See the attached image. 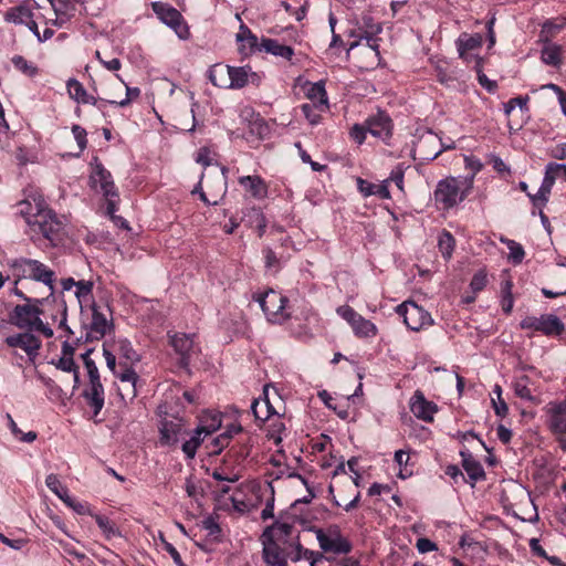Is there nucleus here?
<instances>
[{
  "label": "nucleus",
  "mask_w": 566,
  "mask_h": 566,
  "mask_svg": "<svg viewBox=\"0 0 566 566\" xmlns=\"http://www.w3.org/2000/svg\"><path fill=\"white\" fill-rule=\"evenodd\" d=\"M483 36L480 33L469 34L463 32L455 41L459 56H467V51H476L482 46Z\"/></svg>",
  "instance_id": "c756f323"
},
{
  "label": "nucleus",
  "mask_w": 566,
  "mask_h": 566,
  "mask_svg": "<svg viewBox=\"0 0 566 566\" xmlns=\"http://www.w3.org/2000/svg\"><path fill=\"white\" fill-rule=\"evenodd\" d=\"M311 531L315 533L319 547L324 553L347 555L353 551V544L348 538L342 535L337 526L328 528L327 532L313 526Z\"/></svg>",
  "instance_id": "1a4fd4ad"
},
{
  "label": "nucleus",
  "mask_w": 566,
  "mask_h": 566,
  "mask_svg": "<svg viewBox=\"0 0 566 566\" xmlns=\"http://www.w3.org/2000/svg\"><path fill=\"white\" fill-rule=\"evenodd\" d=\"M11 62L18 71H20L29 77H33L39 73L38 66L32 62H29L22 55H14L11 59Z\"/></svg>",
  "instance_id": "a18cd8bd"
},
{
  "label": "nucleus",
  "mask_w": 566,
  "mask_h": 566,
  "mask_svg": "<svg viewBox=\"0 0 566 566\" xmlns=\"http://www.w3.org/2000/svg\"><path fill=\"white\" fill-rule=\"evenodd\" d=\"M93 348L87 349L84 354L81 355V358L83 360V364L87 370L88 375V382H102L98 368L95 364V361L91 358V355L93 353Z\"/></svg>",
  "instance_id": "79ce46f5"
},
{
  "label": "nucleus",
  "mask_w": 566,
  "mask_h": 566,
  "mask_svg": "<svg viewBox=\"0 0 566 566\" xmlns=\"http://www.w3.org/2000/svg\"><path fill=\"white\" fill-rule=\"evenodd\" d=\"M237 42L239 43V52L242 55H250L255 51H260V43L258 36L252 33L250 28L241 23L239 32L237 33Z\"/></svg>",
  "instance_id": "b1692460"
},
{
  "label": "nucleus",
  "mask_w": 566,
  "mask_h": 566,
  "mask_svg": "<svg viewBox=\"0 0 566 566\" xmlns=\"http://www.w3.org/2000/svg\"><path fill=\"white\" fill-rule=\"evenodd\" d=\"M303 115L308 120V123L312 126L318 125L322 120V113L326 109H321V107H317L315 105H312L310 103H304L300 106Z\"/></svg>",
  "instance_id": "09e8293b"
},
{
  "label": "nucleus",
  "mask_w": 566,
  "mask_h": 566,
  "mask_svg": "<svg viewBox=\"0 0 566 566\" xmlns=\"http://www.w3.org/2000/svg\"><path fill=\"white\" fill-rule=\"evenodd\" d=\"M255 300L270 323L283 324L291 317V313L287 311L290 301L282 293L270 289Z\"/></svg>",
  "instance_id": "6e6552de"
},
{
  "label": "nucleus",
  "mask_w": 566,
  "mask_h": 566,
  "mask_svg": "<svg viewBox=\"0 0 566 566\" xmlns=\"http://www.w3.org/2000/svg\"><path fill=\"white\" fill-rule=\"evenodd\" d=\"M243 428L240 423H231L219 436L211 438L210 442L206 446L209 455L219 454L224 448L229 447L231 440L237 434H242Z\"/></svg>",
  "instance_id": "6ab92c4d"
},
{
  "label": "nucleus",
  "mask_w": 566,
  "mask_h": 566,
  "mask_svg": "<svg viewBox=\"0 0 566 566\" xmlns=\"http://www.w3.org/2000/svg\"><path fill=\"white\" fill-rule=\"evenodd\" d=\"M513 283L507 280L502 284V310L510 314L513 308V295H512Z\"/></svg>",
  "instance_id": "13d9d810"
},
{
  "label": "nucleus",
  "mask_w": 566,
  "mask_h": 566,
  "mask_svg": "<svg viewBox=\"0 0 566 566\" xmlns=\"http://www.w3.org/2000/svg\"><path fill=\"white\" fill-rule=\"evenodd\" d=\"M266 52L275 56L283 57L291 61L294 55V50L290 45L280 43L276 39L262 38L260 42V52Z\"/></svg>",
  "instance_id": "bb28decb"
},
{
  "label": "nucleus",
  "mask_w": 566,
  "mask_h": 566,
  "mask_svg": "<svg viewBox=\"0 0 566 566\" xmlns=\"http://www.w3.org/2000/svg\"><path fill=\"white\" fill-rule=\"evenodd\" d=\"M151 9L157 15V18L175 30V32L181 38L180 28L182 25L184 17L182 14L172 6L161 1L151 2Z\"/></svg>",
  "instance_id": "2eb2a0df"
},
{
  "label": "nucleus",
  "mask_w": 566,
  "mask_h": 566,
  "mask_svg": "<svg viewBox=\"0 0 566 566\" xmlns=\"http://www.w3.org/2000/svg\"><path fill=\"white\" fill-rule=\"evenodd\" d=\"M396 313L411 331L419 332L424 325V310L415 301H405L396 307Z\"/></svg>",
  "instance_id": "4468645a"
},
{
  "label": "nucleus",
  "mask_w": 566,
  "mask_h": 566,
  "mask_svg": "<svg viewBox=\"0 0 566 566\" xmlns=\"http://www.w3.org/2000/svg\"><path fill=\"white\" fill-rule=\"evenodd\" d=\"M368 133L375 137L386 140L391 136L392 123L388 115L380 112L377 115L370 116L365 122Z\"/></svg>",
  "instance_id": "412c9836"
},
{
  "label": "nucleus",
  "mask_w": 566,
  "mask_h": 566,
  "mask_svg": "<svg viewBox=\"0 0 566 566\" xmlns=\"http://www.w3.org/2000/svg\"><path fill=\"white\" fill-rule=\"evenodd\" d=\"M410 410L418 419L424 420V394L419 389L410 400Z\"/></svg>",
  "instance_id": "603ef678"
},
{
  "label": "nucleus",
  "mask_w": 566,
  "mask_h": 566,
  "mask_svg": "<svg viewBox=\"0 0 566 566\" xmlns=\"http://www.w3.org/2000/svg\"><path fill=\"white\" fill-rule=\"evenodd\" d=\"M222 171L224 172L226 169L223 168ZM203 178H205V174L201 172L198 184L191 190V195H198L199 199L207 206H217L227 192L226 176L224 175L218 176L216 178L217 189H216V191H212L210 193V197L203 190V186H202Z\"/></svg>",
  "instance_id": "dca6fc26"
},
{
  "label": "nucleus",
  "mask_w": 566,
  "mask_h": 566,
  "mask_svg": "<svg viewBox=\"0 0 566 566\" xmlns=\"http://www.w3.org/2000/svg\"><path fill=\"white\" fill-rule=\"evenodd\" d=\"M94 282L91 280H78L75 296L77 298L81 311L84 308L94 307L96 305L94 298Z\"/></svg>",
  "instance_id": "cd10ccee"
},
{
  "label": "nucleus",
  "mask_w": 566,
  "mask_h": 566,
  "mask_svg": "<svg viewBox=\"0 0 566 566\" xmlns=\"http://www.w3.org/2000/svg\"><path fill=\"white\" fill-rule=\"evenodd\" d=\"M34 300H28V303L18 304L10 313V322L20 329L38 332L45 338H51L54 333L50 323L40 317L38 303Z\"/></svg>",
  "instance_id": "7ed1b4c3"
},
{
  "label": "nucleus",
  "mask_w": 566,
  "mask_h": 566,
  "mask_svg": "<svg viewBox=\"0 0 566 566\" xmlns=\"http://www.w3.org/2000/svg\"><path fill=\"white\" fill-rule=\"evenodd\" d=\"M381 31V23L376 22L370 14H364L357 23V28L352 30L349 33V36L355 39L349 43V50L358 46L361 41L365 40L366 45L371 49L375 52V56L379 59L380 38H378V34Z\"/></svg>",
  "instance_id": "0eeeda50"
},
{
  "label": "nucleus",
  "mask_w": 566,
  "mask_h": 566,
  "mask_svg": "<svg viewBox=\"0 0 566 566\" xmlns=\"http://www.w3.org/2000/svg\"><path fill=\"white\" fill-rule=\"evenodd\" d=\"M94 185H99L101 191L106 199V212L113 214L118 210L119 193L114 184L112 174L102 165L97 164L91 176Z\"/></svg>",
  "instance_id": "9b49d317"
},
{
  "label": "nucleus",
  "mask_w": 566,
  "mask_h": 566,
  "mask_svg": "<svg viewBox=\"0 0 566 566\" xmlns=\"http://www.w3.org/2000/svg\"><path fill=\"white\" fill-rule=\"evenodd\" d=\"M506 244L510 250L509 259L514 264L521 263L525 255L523 247L520 243L515 242L514 240H507Z\"/></svg>",
  "instance_id": "bf43d9fd"
},
{
  "label": "nucleus",
  "mask_w": 566,
  "mask_h": 566,
  "mask_svg": "<svg viewBox=\"0 0 566 566\" xmlns=\"http://www.w3.org/2000/svg\"><path fill=\"white\" fill-rule=\"evenodd\" d=\"M38 303L40 317L51 321L52 323H59V328L63 329L67 335H72V329L67 326V305L64 300L63 293L60 295L55 294V289L50 291L46 297L35 300Z\"/></svg>",
  "instance_id": "423d86ee"
},
{
  "label": "nucleus",
  "mask_w": 566,
  "mask_h": 566,
  "mask_svg": "<svg viewBox=\"0 0 566 566\" xmlns=\"http://www.w3.org/2000/svg\"><path fill=\"white\" fill-rule=\"evenodd\" d=\"M493 394L496 396V398H492L495 415L503 418L507 415L509 407L505 400L502 398V388L500 385L494 386Z\"/></svg>",
  "instance_id": "864d4df0"
},
{
  "label": "nucleus",
  "mask_w": 566,
  "mask_h": 566,
  "mask_svg": "<svg viewBox=\"0 0 566 566\" xmlns=\"http://www.w3.org/2000/svg\"><path fill=\"white\" fill-rule=\"evenodd\" d=\"M238 181L245 192L256 200H262L268 196V185L259 175L242 176Z\"/></svg>",
  "instance_id": "5701e85b"
},
{
  "label": "nucleus",
  "mask_w": 566,
  "mask_h": 566,
  "mask_svg": "<svg viewBox=\"0 0 566 566\" xmlns=\"http://www.w3.org/2000/svg\"><path fill=\"white\" fill-rule=\"evenodd\" d=\"M367 133H368V129H367L366 124H364V125L355 124L352 127L349 135L353 140H355L358 145H361L366 139Z\"/></svg>",
  "instance_id": "774afa93"
},
{
  "label": "nucleus",
  "mask_w": 566,
  "mask_h": 566,
  "mask_svg": "<svg viewBox=\"0 0 566 566\" xmlns=\"http://www.w3.org/2000/svg\"><path fill=\"white\" fill-rule=\"evenodd\" d=\"M474 70L476 72L479 83L489 92H493L497 85L494 81L489 80L488 76L483 73V66L479 60H475Z\"/></svg>",
  "instance_id": "e2e57ef3"
},
{
  "label": "nucleus",
  "mask_w": 566,
  "mask_h": 566,
  "mask_svg": "<svg viewBox=\"0 0 566 566\" xmlns=\"http://www.w3.org/2000/svg\"><path fill=\"white\" fill-rule=\"evenodd\" d=\"M10 268L15 277V285L24 279H30L46 285L50 291L54 287L56 281L55 272L44 263L28 258L14 259L10 262Z\"/></svg>",
  "instance_id": "20e7f679"
},
{
  "label": "nucleus",
  "mask_w": 566,
  "mask_h": 566,
  "mask_svg": "<svg viewBox=\"0 0 566 566\" xmlns=\"http://www.w3.org/2000/svg\"><path fill=\"white\" fill-rule=\"evenodd\" d=\"M85 403L92 409L93 417H96L104 407L105 391L102 382H88L82 392Z\"/></svg>",
  "instance_id": "aec40b11"
},
{
  "label": "nucleus",
  "mask_w": 566,
  "mask_h": 566,
  "mask_svg": "<svg viewBox=\"0 0 566 566\" xmlns=\"http://www.w3.org/2000/svg\"><path fill=\"white\" fill-rule=\"evenodd\" d=\"M249 440V437H241L230 447L228 454L234 459L237 464L242 463L250 455L252 446Z\"/></svg>",
  "instance_id": "e433bc0d"
},
{
  "label": "nucleus",
  "mask_w": 566,
  "mask_h": 566,
  "mask_svg": "<svg viewBox=\"0 0 566 566\" xmlns=\"http://www.w3.org/2000/svg\"><path fill=\"white\" fill-rule=\"evenodd\" d=\"M160 541H161V545H163V549L165 552H167L170 557L172 558L174 563L177 565V566H187L182 558H181V555L179 554V552L177 551V548L171 544L169 543L165 536L163 534H160Z\"/></svg>",
  "instance_id": "680f3d73"
},
{
  "label": "nucleus",
  "mask_w": 566,
  "mask_h": 566,
  "mask_svg": "<svg viewBox=\"0 0 566 566\" xmlns=\"http://www.w3.org/2000/svg\"><path fill=\"white\" fill-rule=\"evenodd\" d=\"M91 515L94 517L97 526L102 530L106 539H111L112 537L120 536V532H119L118 527L116 526L115 522L109 520L107 516L99 515V514H91Z\"/></svg>",
  "instance_id": "58836bf2"
},
{
  "label": "nucleus",
  "mask_w": 566,
  "mask_h": 566,
  "mask_svg": "<svg viewBox=\"0 0 566 566\" xmlns=\"http://www.w3.org/2000/svg\"><path fill=\"white\" fill-rule=\"evenodd\" d=\"M262 254L264 258L265 269L277 273L281 269V262L276 253L271 248L266 247L262 250Z\"/></svg>",
  "instance_id": "5fc2aeb1"
},
{
  "label": "nucleus",
  "mask_w": 566,
  "mask_h": 566,
  "mask_svg": "<svg viewBox=\"0 0 566 566\" xmlns=\"http://www.w3.org/2000/svg\"><path fill=\"white\" fill-rule=\"evenodd\" d=\"M559 176L556 163H548L545 167V175L541 187L552 191L556 178Z\"/></svg>",
  "instance_id": "6e6d98bb"
},
{
  "label": "nucleus",
  "mask_w": 566,
  "mask_h": 566,
  "mask_svg": "<svg viewBox=\"0 0 566 566\" xmlns=\"http://www.w3.org/2000/svg\"><path fill=\"white\" fill-rule=\"evenodd\" d=\"M522 329L542 332L547 336H558L564 332V323L555 315L526 316L520 323Z\"/></svg>",
  "instance_id": "ddd939ff"
},
{
  "label": "nucleus",
  "mask_w": 566,
  "mask_h": 566,
  "mask_svg": "<svg viewBox=\"0 0 566 566\" xmlns=\"http://www.w3.org/2000/svg\"><path fill=\"white\" fill-rule=\"evenodd\" d=\"M17 214H20L34 235H41L53 248L63 245L66 238L64 220L50 209L39 193L31 195L17 205Z\"/></svg>",
  "instance_id": "f257e3e1"
},
{
  "label": "nucleus",
  "mask_w": 566,
  "mask_h": 566,
  "mask_svg": "<svg viewBox=\"0 0 566 566\" xmlns=\"http://www.w3.org/2000/svg\"><path fill=\"white\" fill-rule=\"evenodd\" d=\"M161 446L176 448L181 443V450L187 459H193L198 448L205 442L202 429H190L181 418L165 419L159 428Z\"/></svg>",
  "instance_id": "f03ea898"
},
{
  "label": "nucleus",
  "mask_w": 566,
  "mask_h": 566,
  "mask_svg": "<svg viewBox=\"0 0 566 566\" xmlns=\"http://www.w3.org/2000/svg\"><path fill=\"white\" fill-rule=\"evenodd\" d=\"M7 419H8V424L11 430V433L14 436L15 439H18L22 442H28V443H31L36 439L38 434L35 431H29V432L24 433L17 426L15 421L13 420V418L11 417L10 413H7Z\"/></svg>",
  "instance_id": "de8ad7c7"
},
{
  "label": "nucleus",
  "mask_w": 566,
  "mask_h": 566,
  "mask_svg": "<svg viewBox=\"0 0 566 566\" xmlns=\"http://www.w3.org/2000/svg\"><path fill=\"white\" fill-rule=\"evenodd\" d=\"M31 17H32V12L29 8H27L24 6H19V7L10 8L4 14V20L7 22L21 24L24 22V18L29 19Z\"/></svg>",
  "instance_id": "37998d69"
},
{
  "label": "nucleus",
  "mask_w": 566,
  "mask_h": 566,
  "mask_svg": "<svg viewBox=\"0 0 566 566\" xmlns=\"http://www.w3.org/2000/svg\"><path fill=\"white\" fill-rule=\"evenodd\" d=\"M45 484L51 492H53L59 499L63 502L66 501V495H69V490L64 486L59 476L56 474H49L45 478Z\"/></svg>",
  "instance_id": "49530a36"
},
{
  "label": "nucleus",
  "mask_w": 566,
  "mask_h": 566,
  "mask_svg": "<svg viewBox=\"0 0 566 566\" xmlns=\"http://www.w3.org/2000/svg\"><path fill=\"white\" fill-rule=\"evenodd\" d=\"M461 457L463 469L473 482L483 480L485 478L483 467L468 451H461Z\"/></svg>",
  "instance_id": "2f4dec72"
},
{
  "label": "nucleus",
  "mask_w": 566,
  "mask_h": 566,
  "mask_svg": "<svg viewBox=\"0 0 566 566\" xmlns=\"http://www.w3.org/2000/svg\"><path fill=\"white\" fill-rule=\"evenodd\" d=\"M486 283H488L486 272L484 270H480L473 275L471 283H470V287L473 291V293L475 294L478 292H481L486 286Z\"/></svg>",
  "instance_id": "0e129e2a"
},
{
  "label": "nucleus",
  "mask_w": 566,
  "mask_h": 566,
  "mask_svg": "<svg viewBox=\"0 0 566 566\" xmlns=\"http://www.w3.org/2000/svg\"><path fill=\"white\" fill-rule=\"evenodd\" d=\"M549 195L551 191L543 187H539L538 191L535 195H531L527 192V196L532 200L533 206L538 208L539 210H543V208L548 202Z\"/></svg>",
  "instance_id": "052dcab7"
},
{
  "label": "nucleus",
  "mask_w": 566,
  "mask_h": 566,
  "mask_svg": "<svg viewBox=\"0 0 566 566\" xmlns=\"http://www.w3.org/2000/svg\"><path fill=\"white\" fill-rule=\"evenodd\" d=\"M88 310L92 312L91 321L88 324H83L84 333L76 339V345L99 340L113 327V324L99 312L97 304L94 307H88Z\"/></svg>",
  "instance_id": "f8f14e48"
},
{
  "label": "nucleus",
  "mask_w": 566,
  "mask_h": 566,
  "mask_svg": "<svg viewBox=\"0 0 566 566\" xmlns=\"http://www.w3.org/2000/svg\"><path fill=\"white\" fill-rule=\"evenodd\" d=\"M33 333L25 331L24 333L8 336L6 344L12 348L23 349L29 356H35L42 346V342Z\"/></svg>",
  "instance_id": "f3484780"
},
{
  "label": "nucleus",
  "mask_w": 566,
  "mask_h": 566,
  "mask_svg": "<svg viewBox=\"0 0 566 566\" xmlns=\"http://www.w3.org/2000/svg\"><path fill=\"white\" fill-rule=\"evenodd\" d=\"M69 96L78 104L97 105V99L87 93L85 87L76 78H70L66 82Z\"/></svg>",
  "instance_id": "c85d7f7f"
},
{
  "label": "nucleus",
  "mask_w": 566,
  "mask_h": 566,
  "mask_svg": "<svg viewBox=\"0 0 566 566\" xmlns=\"http://www.w3.org/2000/svg\"><path fill=\"white\" fill-rule=\"evenodd\" d=\"M134 364H127L119 361L118 369L113 373L116 378H118L122 382H128L132 386V395L136 396V382L139 379L137 373L133 369Z\"/></svg>",
  "instance_id": "f704fd0d"
},
{
  "label": "nucleus",
  "mask_w": 566,
  "mask_h": 566,
  "mask_svg": "<svg viewBox=\"0 0 566 566\" xmlns=\"http://www.w3.org/2000/svg\"><path fill=\"white\" fill-rule=\"evenodd\" d=\"M262 555L266 566H287V556L275 541L263 538Z\"/></svg>",
  "instance_id": "4be33fe9"
},
{
  "label": "nucleus",
  "mask_w": 566,
  "mask_h": 566,
  "mask_svg": "<svg viewBox=\"0 0 566 566\" xmlns=\"http://www.w3.org/2000/svg\"><path fill=\"white\" fill-rule=\"evenodd\" d=\"M241 222L251 229H255L259 238H262L266 231V218L259 207L247 208L243 211Z\"/></svg>",
  "instance_id": "393cba45"
},
{
  "label": "nucleus",
  "mask_w": 566,
  "mask_h": 566,
  "mask_svg": "<svg viewBox=\"0 0 566 566\" xmlns=\"http://www.w3.org/2000/svg\"><path fill=\"white\" fill-rule=\"evenodd\" d=\"M221 427V419L218 416L212 417L209 424L198 426L196 429H202L201 438L208 439L210 436Z\"/></svg>",
  "instance_id": "338daca9"
},
{
  "label": "nucleus",
  "mask_w": 566,
  "mask_h": 566,
  "mask_svg": "<svg viewBox=\"0 0 566 566\" xmlns=\"http://www.w3.org/2000/svg\"><path fill=\"white\" fill-rule=\"evenodd\" d=\"M240 473L235 472L234 469L229 470L226 467L216 468L212 478L217 481L237 482L240 479Z\"/></svg>",
  "instance_id": "4d7b16f0"
},
{
  "label": "nucleus",
  "mask_w": 566,
  "mask_h": 566,
  "mask_svg": "<svg viewBox=\"0 0 566 566\" xmlns=\"http://www.w3.org/2000/svg\"><path fill=\"white\" fill-rule=\"evenodd\" d=\"M229 65L214 64L208 71V78L212 85L229 88Z\"/></svg>",
  "instance_id": "72a5a7b5"
},
{
  "label": "nucleus",
  "mask_w": 566,
  "mask_h": 566,
  "mask_svg": "<svg viewBox=\"0 0 566 566\" xmlns=\"http://www.w3.org/2000/svg\"><path fill=\"white\" fill-rule=\"evenodd\" d=\"M292 531L293 525L291 523L276 521L264 530L262 538L277 543L279 541H285L292 534Z\"/></svg>",
  "instance_id": "7c9ffc66"
},
{
  "label": "nucleus",
  "mask_w": 566,
  "mask_h": 566,
  "mask_svg": "<svg viewBox=\"0 0 566 566\" xmlns=\"http://www.w3.org/2000/svg\"><path fill=\"white\" fill-rule=\"evenodd\" d=\"M473 186L472 179L446 178L434 190L436 205L441 209H450L463 201Z\"/></svg>",
  "instance_id": "39448f33"
},
{
  "label": "nucleus",
  "mask_w": 566,
  "mask_h": 566,
  "mask_svg": "<svg viewBox=\"0 0 566 566\" xmlns=\"http://www.w3.org/2000/svg\"><path fill=\"white\" fill-rule=\"evenodd\" d=\"M116 352L119 356V361L127 363V364H136L140 360V356L138 353L134 349L132 343L126 339H118L116 343Z\"/></svg>",
  "instance_id": "c9c22d12"
},
{
  "label": "nucleus",
  "mask_w": 566,
  "mask_h": 566,
  "mask_svg": "<svg viewBox=\"0 0 566 566\" xmlns=\"http://www.w3.org/2000/svg\"><path fill=\"white\" fill-rule=\"evenodd\" d=\"M304 87H306L305 96L312 102V105L321 107V109H328V97L324 81L306 82Z\"/></svg>",
  "instance_id": "a878e982"
},
{
  "label": "nucleus",
  "mask_w": 566,
  "mask_h": 566,
  "mask_svg": "<svg viewBox=\"0 0 566 566\" xmlns=\"http://www.w3.org/2000/svg\"><path fill=\"white\" fill-rule=\"evenodd\" d=\"M202 527L208 532V537L216 543L222 542V530L213 517H207L202 522Z\"/></svg>",
  "instance_id": "3c124183"
},
{
  "label": "nucleus",
  "mask_w": 566,
  "mask_h": 566,
  "mask_svg": "<svg viewBox=\"0 0 566 566\" xmlns=\"http://www.w3.org/2000/svg\"><path fill=\"white\" fill-rule=\"evenodd\" d=\"M551 429L556 433L566 432V409L560 407L551 408Z\"/></svg>",
  "instance_id": "ea45409f"
},
{
  "label": "nucleus",
  "mask_w": 566,
  "mask_h": 566,
  "mask_svg": "<svg viewBox=\"0 0 566 566\" xmlns=\"http://www.w3.org/2000/svg\"><path fill=\"white\" fill-rule=\"evenodd\" d=\"M256 74L251 73V76L254 77ZM229 88L230 90H240L243 88L250 78L249 70L245 66H230L229 65Z\"/></svg>",
  "instance_id": "473e14b6"
},
{
  "label": "nucleus",
  "mask_w": 566,
  "mask_h": 566,
  "mask_svg": "<svg viewBox=\"0 0 566 566\" xmlns=\"http://www.w3.org/2000/svg\"><path fill=\"white\" fill-rule=\"evenodd\" d=\"M169 345L179 355V366L184 369L190 364V352L193 348V339L185 333H168Z\"/></svg>",
  "instance_id": "a211bd4d"
},
{
  "label": "nucleus",
  "mask_w": 566,
  "mask_h": 566,
  "mask_svg": "<svg viewBox=\"0 0 566 566\" xmlns=\"http://www.w3.org/2000/svg\"><path fill=\"white\" fill-rule=\"evenodd\" d=\"M542 61L551 66H559L562 63V46L555 43H546L541 52Z\"/></svg>",
  "instance_id": "4c0bfd02"
},
{
  "label": "nucleus",
  "mask_w": 566,
  "mask_h": 566,
  "mask_svg": "<svg viewBox=\"0 0 566 566\" xmlns=\"http://www.w3.org/2000/svg\"><path fill=\"white\" fill-rule=\"evenodd\" d=\"M72 133H73L74 138H75V140L77 143L80 151H83L86 148V146H87V138H86L87 133H86V130L82 126H80L77 124H74L72 126Z\"/></svg>",
  "instance_id": "69168bd1"
},
{
  "label": "nucleus",
  "mask_w": 566,
  "mask_h": 566,
  "mask_svg": "<svg viewBox=\"0 0 566 566\" xmlns=\"http://www.w3.org/2000/svg\"><path fill=\"white\" fill-rule=\"evenodd\" d=\"M336 313L352 327L354 335L359 339H373L378 335L377 326L365 318L349 305H342Z\"/></svg>",
  "instance_id": "9d476101"
},
{
  "label": "nucleus",
  "mask_w": 566,
  "mask_h": 566,
  "mask_svg": "<svg viewBox=\"0 0 566 566\" xmlns=\"http://www.w3.org/2000/svg\"><path fill=\"white\" fill-rule=\"evenodd\" d=\"M454 245L455 240L453 235L450 232L443 230L438 237V248L446 260H449L452 256Z\"/></svg>",
  "instance_id": "a19ab883"
},
{
  "label": "nucleus",
  "mask_w": 566,
  "mask_h": 566,
  "mask_svg": "<svg viewBox=\"0 0 566 566\" xmlns=\"http://www.w3.org/2000/svg\"><path fill=\"white\" fill-rule=\"evenodd\" d=\"M513 389L521 399L532 401L534 399L532 389L530 388V378L522 376L513 382Z\"/></svg>",
  "instance_id": "c03bdc74"
},
{
  "label": "nucleus",
  "mask_w": 566,
  "mask_h": 566,
  "mask_svg": "<svg viewBox=\"0 0 566 566\" xmlns=\"http://www.w3.org/2000/svg\"><path fill=\"white\" fill-rule=\"evenodd\" d=\"M56 367L66 373H73L74 387L80 385V371L74 359L70 356L61 357L56 364Z\"/></svg>",
  "instance_id": "8fccbe9b"
}]
</instances>
